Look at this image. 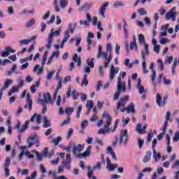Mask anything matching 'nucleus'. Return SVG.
I'll return each mask as SVG.
<instances>
[{
  "instance_id": "1",
  "label": "nucleus",
  "mask_w": 179,
  "mask_h": 179,
  "mask_svg": "<svg viewBox=\"0 0 179 179\" xmlns=\"http://www.w3.org/2000/svg\"><path fill=\"white\" fill-rule=\"evenodd\" d=\"M127 76V72L123 71L120 72L117 78V91L115 92L113 99L115 100H118L120 99V94L121 93H125L127 92V84L125 82L122 81V79Z\"/></svg>"
},
{
  "instance_id": "2",
  "label": "nucleus",
  "mask_w": 179,
  "mask_h": 179,
  "mask_svg": "<svg viewBox=\"0 0 179 179\" xmlns=\"http://www.w3.org/2000/svg\"><path fill=\"white\" fill-rule=\"evenodd\" d=\"M102 117H103V121L104 129L100 128L98 130V134L99 135H106V134H110L112 131V128L110 127V125H111V121H113V119L107 112H105L102 115Z\"/></svg>"
},
{
  "instance_id": "3",
  "label": "nucleus",
  "mask_w": 179,
  "mask_h": 179,
  "mask_svg": "<svg viewBox=\"0 0 179 179\" xmlns=\"http://www.w3.org/2000/svg\"><path fill=\"white\" fill-rule=\"evenodd\" d=\"M128 130L122 129L120 131V138H116L115 142L113 143L112 146L115 148L117 146V143L119 145H127L128 143Z\"/></svg>"
},
{
  "instance_id": "4",
  "label": "nucleus",
  "mask_w": 179,
  "mask_h": 179,
  "mask_svg": "<svg viewBox=\"0 0 179 179\" xmlns=\"http://www.w3.org/2000/svg\"><path fill=\"white\" fill-rule=\"evenodd\" d=\"M72 61L73 62L70 63V67H69L70 72H72V71H73V68H75V64L77 63V65L78 66H80V64H82V59L80 58V57H78V54L76 53L73 55Z\"/></svg>"
},
{
  "instance_id": "5",
  "label": "nucleus",
  "mask_w": 179,
  "mask_h": 179,
  "mask_svg": "<svg viewBox=\"0 0 179 179\" xmlns=\"http://www.w3.org/2000/svg\"><path fill=\"white\" fill-rule=\"evenodd\" d=\"M38 103H40V104H52V99H51V94H50V92L43 94V99H38Z\"/></svg>"
},
{
  "instance_id": "6",
  "label": "nucleus",
  "mask_w": 179,
  "mask_h": 179,
  "mask_svg": "<svg viewBox=\"0 0 179 179\" xmlns=\"http://www.w3.org/2000/svg\"><path fill=\"white\" fill-rule=\"evenodd\" d=\"M129 100V96L126 95L120 99L117 105V110H121V108H125V106H127V103Z\"/></svg>"
},
{
  "instance_id": "7",
  "label": "nucleus",
  "mask_w": 179,
  "mask_h": 179,
  "mask_svg": "<svg viewBox=\"0 0 179 179\" xmlns=\"http://www.w3.org/2000/svg\"><path fill=\"white\" fill-rule=\"evenodd\" d=\"M136 87L138 90L139 94H143L142 99L145 100V99H146V92L145 91V87H143V85L141 84V78L137 79Z\"/></svg>"
},
{
  "instance_id": "8",
  "label": "nucleus",
  "mask_w": 179,
  "mask_h": 179,
  "mask_svg": "<svg viewBox=\"0 0 179 179\" xmlns=\"http://www.w3.org/2000/svg\"><path fill=\"white\" fill-rule=\"evenodd\" d=\"M15 52H16V50L12 48V47L10 46H7L1 52V56L2 57V58H6V57H9L10 54H13Z\"/></svg>"
},
{
  "instance_id": "9",
  "label": "nucleus",
  "mask_w": 179,
  "mask_h": 179,
  "mask_svg": "<svg viewBox=\"0 0 179 179\" xmlns=\"http://www.w3.org/2000/svg\"><path fill=\"white\" fill-rule=\"evenodd\" d=\"M82 150H83V146L80 144H78L73 146L72 152L76 157H78L79 159H80L82 155V153H80V152Z\"/></svg>"
},
{
  "instance_id": "10",
  "label": "nucleus",
  "mask_w": 179,
  "mask_h": 179,
  "mask_svg": "<svg viewBox=\"0 0 179 179\" xmlns=\"http://www.w3.org/2000/svg\"><path fill=\"white\" fill-rule=\"evenodd\" d=\"M178 15V13L176 11V7H173L169 13L166 14V20H172V22H176V16Z\"/></svg>"
},
{
  "instance_id": "11",
  "label": "nucleus",
  "mask_w": 179,
  "mask_h": 179,
  "mask_svg": "<svg viewBox=\"0 0 179 179\" xmlns=\"http://www.w3.org/2000/svg\"><path fill=\"white\" fill-rule=\"evenodd\" d=\"M9 166H10V157H7L3 164L5 177H9L10 176V171L9 170Z\"/></svg>"
},
{
  "instance_id": "12",
  "label": "nucleus",
  "mask_w": 179,
  "mask_h": 179,
  "mask_svg": "<svg viewBox=\"0 0 179 179\" xmlns=\"http://www.w3.org/2000/svg\"><path fill=\"white\" fill-rule=\"evenodd\" d=\"M127 111V114H131L135 113V104L134 103H131L126 108H122L120 109L121 113H125Z\"/></svg>"
},
{
  "instance_id": "13",
  "label": "nucleus",
  "mask_w": 179,
  "mask_h": 179,
  "mask_svg": "<svg viewBox=\"0 0 179 179\" xmlns=\"http://www.w3.org/2000/svg\"><path fill=\"white\" fill-rule=\"evenodd\" d=\"M144 48L141 50V59L142 61H146V57L149 55L150 51L149 50V44L148 45H144Z\"/></svg>"
},
{
  "instance_id": "14",
  "label": "nucleus",
  "mask_w": 179,
  "mask_h": 179,
  "mask_svg": "<svg viewBox=\"0 0 179 179\" xmlns=\"http://www.w3.org/2000/svg\"><path fill=\"white\" fill-rule=\"evenodd\" d=\"M37 139H38V136H37L36 133H34L32 135H31L27 140L28 148H31Z\"/></svg>"
},
{
  "instance_id": "15",
  "label": "nucleus",
  "mask_w": 179,
  "mask_h": 179,
  "mask_svg": "<svg viewBox=\"0 0 179 179\" xmlns=\"http://www.w3.org/2000/svg\"><path fill=\"white\" fill-rule=\"evenodd\" d=\"M29 124H30V120H27L23 126L20 125V122H18L16 125L17 130L18 132H24L25 129L29 128Z\"/></svg>"
},
{
  "instance_id": "16",
  "label": "nucleus",
  "mask_w": 179,
  "mask_h": 179,
  "mask_svg": "<svg viewBox=\"0 0 179 179\" xmlns=\"http://www.w3.org/2000/svg\"><path fill=\"white\" fill-rule=\"evenodd\" d=\"M27 103L24 106V108H28L29 111H31L33 108V101L30 99V94H27Z\"/></svg>"
},
{
  "instance_id": "17",
  "label": "nucleus",
  "mask_w": 179,
  "mask_h": 179,
  "mask_svg": "<svg viewBox=\"0 0 179 179\" xmlns=\"http://www.w3.org/2000/svg\"><path fill=\"white\" fill-rule=\"evenodd\" d=\"M120 71V68L118 67H114V66H111L110 76H109V82H111L113 79H114V76L117 75V73Z\"/></svg>"
},
{
  "instance_id": "18",
  "label": "nucleus",
  "mask_w": 179,
  "mask_h": 179,
  "mask_svg": "<svg viewBox=\"0 0 179 179\" xmlns=\"http://www.w3.org/2000/svg\"><path fill=\"white\" fill-rule=\"evenodd\" d=\"M109 3H110L108 1H106L103 6H101L99 11V15H100L103 19H106V9L107 6H108Z\"/></svg>"
},
{
  "instance_id": "19",
  "label": "nucleus",
  "mask_w": 179,
  "mask_h": 179,
  "mask_svg": "<svg viewBox=\"0 0 179 179\" xmlns=\"http://www.w3.org/2000/svg\"><path fill=\"white\" fill-rule=\"evenodd\" d=\"M170 27V24H166L161 27V32L159 33V36L161 37H166L167 36V29Z\"/></svg>"
},
{
  "instance_id": "20",
  "label": "nucleus",
  "mask_w": 179,
  "mask_h": 179,
  "mask_svg": "<svg viewBox=\"0 0 179 179\" xmlns=\"http://www.w3.org/2000/svg\"><path fill=\"white\" fill-rule=\"evenodd\" d=\"M101 55H103L104 59H108V53L103 52V48L101 46H99L96 57L101 58Z\"/></svg>"
},
{
  "instance_id": "21",
  "label": "nucleus",
  "mask_w": 179,
  "mask_h": 179,
  "mask_svg": "<svg viewBox=\"0 0 179 179\" xmlns=\"http://www.w3.org/2000/svg\"><path fill=\"white\" fill-rule=\"evenodd\" d=\"M72 162V159L71 158V155L66 154V162H63V165L67 170H70L71 166H69Z\"/></svg>"
},
{
  "instance_id": "22",
  "label": "nucleus",
  "mask_w": 179,
  "mask_h": 179,
  "mask_svg": "<svg viewBox=\"0 0 179 179\" xmlns=\"http://www.w3.org/2000/svg\"><path fill=\"white\" fill-rule=\"evenodd\" d=\"M91 23L93 24V26H96V24H97L99 30L103 31V29L101 27V21H99L97 22V17H93V18L91 20Z\"/></svg>"
},
{
  "instance_id": "23",
  "label": "nucleus",
  "mask_w": 179,
  "mask_h": 179,
  "mask_svg": "<svg viewBox=\"0 0 179 179\" xmlns=\"http://www.w3.org/2000/svg\"><path fill=\"white\" fill-rule=\"evenodd\" d=\"M150 69L152 72L151 81L155 83V79H156V70L155 69V63H151L150 65Z\"/></svg>"
},
{
  "instance_id": "24",
  "label": "nucleus",
  "mask_w": 179,
  "mask_h": 179,
  "mask_svg": "<svg viewBox=\"0 0 179 179\" xmlns=\"http://www.w3.org/2000/svg\"><path fill=\"white\" fill-rule=\"evenodd\" d=\"M106 162H107L106 168L110 169V171H114V170H115V169L118 167V164H115L114 165H113L111 164V160H110V158H106Z\"/></svg>"
},
{
  "instance_id": "25",
  "label": "nucleus",
  "mask_w": 179,
  "mask_h": 179,
  "mask_svg": "<svg viewBox=\"0 0 179 179\" xmlns=\"http://www.w3.org/2000/svg\"><path fill=\"white\" fill-rule=\"evenodd\" d=\"M156 103L157 104V106H159V107H163V106H164V104H166L165 101H162V95H160V94H157L156 96Z\"/></svg>"
},
{
  "instance_id": "26",
  "label": "nucleus",
  "mask_w": 179,
  "mask_h": 179,
  "mask_svg": "<svg viewBox=\"0 0 179 179\" xmlns=\"http://www.w3.org/2000/svg\"><path fill=\"white\" fill-rule=\"evenodd\" d=\"M92 153V145H89L83 153H81L82 157H89Z\"/></svg>"
},
{
  "instance_id": "27",
  "label": "nucleus",
  "mask_w": 179,
  "mask_h": 179,
  "mask_svg": "<svg viewBox=\"0 0 179 179\" xmlns=\"http://www.w3.org/2000/svg\"><path fill=\"white\" fill-rule=\"evenodd\" d=\"M111 59H113V55H111V52H110L108 58L105 59V61L103 62V68L105 69H106V68H108V66L110 65V62H111Z\"/></svg>"
},
{
  "instance_id": "28",
  "label": "nucleus",
  "mask_w": 179,
  "mask_h": 179,
  "mask_svg": "<svg viewBox=\"0 0 179 179\" xmlns=\"http://www.w3.org/2000/svg\"><path fill=\"white\" fill-rule=\"evenodd\" d=\"M43 128H50V127H51V120H48V118H47V116H44L43 119Z\"/></svg>"
},
{
  "instance_id": "29",
  "label": "nucleus",
  "mask_w": 179,
  "mask_h": 179,
  "mask_svg": "<svg viewBox=\"0 0 179 179\" xmlns=\"http://www.w3.org/2000/svg\"><path fill=\"white\" fill-rule=\"evenodd\" d=\"M136 131L141 134H146V130L142 127V124H141V123L137 124L136 126Z\"/></svg>"
},
{
  "instance_id": "30",
  "label": "nucleus",
  "mask_w": 179,
  "mask_h": 179,
  "mask_svg": "<svg viewBox=\"0 0 179 179\" xmlns=\"http://www.w3.org/2000/svg\"><path fill=\"white\" fill-rule=\"evenodd\" d=\"M36 120V122L38 124H40L41 122V115H37V113H34L31 117V121L33 122Z\"/></svg>"
},
{
  "instance_id": "31",
  "label": "nucleus",
  "mask_w": 179,
  "mask_h": 179,
  "mask_svg": "<svg viewBox=\"0 0 179 179\" xmlns=\"http://www.w3.org/2000/svg\"><path fill=\"white\" fill-rule=\"evenodd\" d=\"M150 157H152V152L148 151L143 159V163H149L150 162Z\"/></svg>"
},
{
  "instance_id": "32",
  "label": "nucleus",
  "mask_w": 179,
  "mask_h": 179,
  "mask_svg": "<svg viewBox=\"0 0 179 179\" xmlns=\"http://www.w3.org/2000/svg\"><path fill=\"white\" fill-rule=\"evenodd\" d=\"M59 33H61V31L60 30H57V31H54V28H52L50 29V33L49 34V36L48 37L49 38H52V39L53 40L54 38V36H59Z\"/></svg>"
},
{
  "instance_id": "33",
  "label": "nucleus",
  "mask_w": 179,
  "mask_h": 179,
  "mask_svg": "<svg viewBox=\"0 0 179 179\" xmlns=\"http://www.w3.org/2000/svg\"><path fill=\"white\" fill-rule=\"evenodd\" d=\"M37 71H38V72H37ZM43 71H44V69H43V67H40L39 64H36L34 67L33 72H37V75H41V73H43Z\"/></svg>"
},
{
  "instance_id": "34",
  "label": "nucleus",
  "mask_w": 179,
  "mask_h": 179,
  "mask_svg": "<svg viewBox=\"0 0 179 179\" xmlns=\"http://www.w3.org/2000/svg\"><path fill=\"white\" fill-rule=\"evenodd\" d=\"M13 80L6 79L3 86L1 87L4 90L8 89V87H9L10 85H13Z\"/></svg>"
},
{
  "instance_id": "35",
  "label": "nucleus",
  "mask_w": 179,
  "mask_h": 179,
  "mask_svg": "<svg viewBox=\"0 0 179 179\" xmlns=\"http://www.w3.org/2000/svg\"><path fill=\"white\" fill-rule=\"evenodd\" d=\"M153 150V158L155 159V162H159V159H162V155H160V153L157 152L156 151V149L152 150Z\"/></svg>"
},
{
  "instance_id": "36",
  "label": "nucleus",
  "mask_w": 179,
  "mask_h": 179,
  "mask_svg": "<svg viewBox=\"0 0 179 179\" xmlns=\"http://www.w3.org/2000/svg\"><path fill=\"white\" fill-rule=\"evenodd\" d=\"M138 42L140 44H143V45H148L146 43V41L145 40V36H143L142 34L138 35Z\"/></svg>"
},
{
  "instance_id": "37",
  "label": "nucleus",
  "mask_w": 179,
  "mask_h": 179,
  "mask_svg": "<svg viewBox=\"0 0 179 179\" xmlns=\"http://www.w3.org/2000/svg\"><path fill=\"white\" fill-rule=\"evenodd\" d=\"M142 69L143 73L145 75H148V73H149V70L146 69V60H142Z\"/></svg>"
},
{
  "instance_id": "38",
  "label": "nucleus",
  "mask_w": 179,
  "mask_h": 179,
  "mask_svg": "<svg viewBox=\"0 0 179 179\" xmlns=\"http://www.w3.org/2000/svg\"><path fill=\"white\" fill-rule=\"evenodd\" d=\"M75 29H76V24L75 23H71L69 25V33L73 34V31H75Z\"/></svg>"
},
{
  "instance_id": "39",
  "label": "nucleus",
  "mask_w": 179,
  "mask_h": 179,
  "mask_svg": "<svg viewBox=\"0 0 179 179\" xmlns=\"http://www.w3.org/2000/svg\"><path fill=\"white\" fill-rule=\"evenodd\" d=\"M113 8H115V9H118V8H124V4L122 1H117L114 3Z\"/></svg>"
},
{
  "instance_id": "40",
  "label": "nucleus",
  "mask_w": 179,
  "mask_h": 179,
  "mask_svg": "<svg viewBox=\"0 0 179 179\" xmlns=\"http://www.w3.org/2000/svg\"><path fill=\"white\" fill-rule=\"evenodd\" d=\"M136 48L138 50V44L136 43V39L134 38V39L130 42V50H134V48Z\"/></svg>"
},
{
  "instance_id": "41",
  "label": "nucleus",
  "mask_w": 179,
  "mask_h": 179,
  "mask_svg": "<svg viewBox=\"0 0 179 179\" xmlns=\"http://www.w3.org/2000/svg\"><path fill=\"white\" fill-rule=\"evenodd\" d=\"M59 6L62 9H65V8L68 6V0H61Z\"/></svg>"
},
{
  "instance_id": "42",
  "label": "nucleus",
  "mask_w": 179,
  "mask_h": 179,
  "mask_svg": "<svg viewBox=\"0 0 179 179\" xmlns=\"http://www.w3.org/2000/svg\"><path fill=\"white\" fill-rule=\"evenodd\" d=\"M29 155H30V152L29 151H26L24 152V150H22L20 155H19V160H22V157H23V156H29Z\"/></svg>"
},
{
  "instance_id": "43",
  "label": "nucleus",
  "mask_w": 179,
  "mask_h": 179,
  "mask_svg": "<svg viewBox=\"0 0 179 179\" xmlns=\"http://www.w3.org/2000/svg\"><path fill=\"white\" fill-rule=\"evenodd\" d=\"M159 43L162 45L167 44V43H170V39L162 37L159 38Z\"/></svg>"
},
{
  "instance_id": "44",
  "label": "nucleus",
  "mask_w": 179,
  "mask_h": 179,
  "mask_svg": "<svg viewBox=\"0 0 179 179\" xmlns=\"http://www.w3.org/2000/svg\"><path fill=\"white\" fill-rule=\"evenodd\" d=\"M138 12L141 16H145V15H148V12L146 11V10H145L144 8H139L138 10Z\"/></svg>"
},
{
  "instance_id": "45",
  "label": "nucleus",
  "mask_w": 179,
  "mask_h": 179,
  "mask_svg": "<svg viewBox=\"0 0 179 179\" xmlns=\"http://www.w3.org/2000/svg\"><path fill=\"white\" fill-rule=\"evenodd\" d=\"M34 23H36V20H34V18H31V20H29L27 22L25 27H31V26H33V24H34Z\"/></svg>"
},
{
  "instance_id": "46",
  "label": "nucleus",
  "mask_w": 179,
  "mask_h": 179,
  "mask_svg": "<svg viewBox=\"0 0 179 179\" xmlns=\"http://www.w3.org/2000/svg\"><path fill=\"white\" fill-rule=\"evenodd\" d=\"M61 141H62V138H61V136H58L56 138H52V142L55 143V146H57V145H58Z\"/></svg>"
},
{
  "instance_id": "47",
  "label": "nucleus",
  "mask_w": 179,
  "mask_h": 179,
  "mask_svg": "<svg viewBox=\"0 0 179 179\" xmlns=\"http://www.w3.org/2000/svg\"><path fill=\"white\" fill-rule=\"evenodd\" d=\"M157 62L159 69H161V71H164V64H163V61L162 60V59H159L157 60Z\"/></svg>"
},
{
  "instance_id": "48",
  "label": "nucleus",
  "mask_w": 179,
  "mask_h": 179,
  "mask_svg": "<svg viewBox=\"0 0 179 179\" xmlns=\"http://www.w3.org/2000/svg\"><path fill=\"white\" fill-rule=\"evenodd\" d=\"M55 73V71L52 70L51 71L48 72L46 76L47 80H51V78H52V76Z\"/></svg>"
},
{
  "instance_id": "49",
  "label": "nucleus",
  "mask_w": 179,
  "mask_h": 179,
  "mask_svg": "<svg viewBox=\"0 0 179 179\" xmlns=\"http://www.w3.org/2000/svg\"><path fill=\"white\" fill-rule=\"evenodd\" d=\"M83 85H85V86H87V85H89V81L87 80V74L84 75L81 86H83Z\"/></svg>"
},
{
  "instance_id": "50",
  "label": "nucleus",
  "mask_w": 179,
  "mask_h": 179,
  "mask_svg": "<svg viewBox=\"0 0 179 179\" xmlns=\"http://www.w3.org/2000/svg\"><path fill=\"white\" fill-rule=\"evenodd\" d=\"M54 7L56 12H61V9L59 8V6H58V1L53 0Z\"/></svg>"
},
{
  "instance_id": "51",
  "label": "nucleus",
  "mask_w": 179,
  "mask_h": 179,
  "mask_svg": "<svg viewBox=\"0 0 179 179\" xmlns=\"http://www.w3.org/2000/svg\"><path fill=\"white\" fill-rule=\"evenodd\" d=\"M52 38L48 36V43L46 44V48L48 50H50V48H51V45H52Z\"/></svg>"
},
{
  "instance_id": "52",
  "label": "nucleus",
  "mask_w": 179,
  "mask_h": 179,
  "mask_svg": "<svg viewBox=\"0 0 179 179\" xmlns=\"http://www.w3.org/2000/svg\"><path fill=\"white\" fill-rule=\"evenodd\" d=\"M6 64H12V62L8 59H5L3 60L0 59V65L3 66L6 65Z\"/></svg>"
},
{
  "instance_id": "53",
  "label": "nucleus",
  "mask_w": 179,
  "mask_h": 179,
  "mask_svg": "<svg viewBox=\"0 0 179 179\" xmlns=\"http://www.w3.org/2000/svg\"><path fill=\"white\" fill-rule=\"evenodd\" d=\"M48 55V52L45 51L44 52V55H43V58H42V65L43 66L45 65V62L47 61Z\"/></svg>"
},
{
  "instance_id": "54",
  "label": "nucleus",
  "mask_w": 179,
  "mask_h": 179,
  "mask_svg": "<svg viewBox=\"0 0 179 179\" xmlns=\"http://www.w3.org/2000/svg\"><path fill=\"white\" fill-rule=\"evenodd\" d=\"M75 108L73 107H70L66 108V114H67L68 117L72 114V112L74 111Z\"/></svg>"
},
{
  "instance_id": "55",
  "label": "nucleus",
  "mask_w": 179,
  "mask_h": 179,
  "mask_svg": "<svg viewBox=\"0 0 179 179\" xmlns=\"http://www.w3.org/2000/svg\"><path fill=\"white\" fill-rule=\"evenodd\" d=\"M88 170L89 171L87 173V177L90 178H93L92 174L93 173V171H94V170L92 169V166H88Z\"/></svg>"
},
{
  "instance_id": "56",
  "label": "nucleus",
  "mask_w": 179,
  "mask_h": 179,
  "mask_svg": "<svg viewBox=\"0 0 179 179\" xmlns=\"http://www.w3.org/2000/svg\"><path fill=\"white\" fill-rule=\"evenodd\" d=\"M101 164H103L101 162H97L96 166L91 167L93 170H101Z\"/></svg>"
},
{
  "instance_id": "57",
  "label": "nucleus",
  "mask_w": 179,
  "mask_h": 179,
  "mask_svg": "<svg viewBox=\"0 0 179 179\" xmlns=\"http://www.w3.org/2000/svg\"><path fill=\"white\" fill-rule=\"evenodd\" d=\"M71 96L74 100H78V97H79V93L76 90L71 92Z\"/></svg>"
},
{
  "instance_id": "58",
  "label": "nucleus",
  "mask_w": 179,
  "mask_h": 179,
  "mask_svg": "<svg viewBox=\"0 0 179 179\" xmlns=\"http://www.w3.org/2000/svg\"><path fill=\"white\" fill-rule=\"evenodd\" d=\"M173 59H173V56L166 57V58L165 59V64H172Z\"/></svg>"
},
{
  "instance_id": "59",
  "label": "nucleus",
  "mask_w": 179,
  "mask_h": 179,
  "mask_svg": "<svg viewBox=\"0 0 179 179\" xmlns=\"http://www.w3.org/2000/svg\"><path fill=\"white\" fill-rule=\"evenodd\" d=\"M7 12L8 15H13V13H15V8H13V6L8 7Z\"/></svg>"
},
{
  "instance_id": "60",
  "label": "nucleus",
  "mask_w": 179,
  "mask_h": 179,
  "mask_svg": "<svg viewBox=\"0 0 179 179\" xmlns=\"http://www.w3.org/2000/svg\"><path fill=\"white\" fill-rule=\"evenodd\" d=\"M130 62V60H129V59H126L125 60H124V65L126 66H128L129 68H132V66H134L133 64H132V63H129Z\"/></svg>"
},
{
  "instance_id": "61",
  "label": "nucleus",
  "mask_w": 179,
  "mask_h": 179,
  "mask_svg": "<svg viewBox=\"0 0 179 179\" xmlns=\"http://www.w3.org/2000/svg\"><path fill=\"white\" fill-rule=\"evenodd\" d=\"M80 113H82V105H80L78 108L76 118H80Z\"/></svg>"
},
{
  "instance_id": "62",
  "label": "nucleus",
  "mask_w": 179,
  "mask_h": 179,
  "mask_svg": "<svg viewBox=\"0 0 179 179\" xmlns=\"http://www.w3.org/2000/svg\"><path fill=\"white\" fill-rule=\"evenodd\" d=\"M179 140V131L175 133V136L173 138V142H178Z\"/></svg>"
},
{
  "instance_id": "63",
  "label": "nucleus",
  "mask_w": 179,
  "mask_h": 179,
  "mask_svg": "<svg viewBox=\"0 0 179 179\" xmlns=\"http://www.w3.org/2000/svg\"><path fill=\"white\" fill-rule=\"evenodd\" d=\"M138 148L139 149H142V146H143V143H145V140L138 138Z\"/></svg>"
},
{
  "instance_id": "64",
  "label": "nucleus",
  "mask_w": 179,
  "mask_h": 179,
  "mask_svg": "<svg viewBox=\"0 0 179 179\" xmlns=\"http://www.w3.org/2000/svg\"><path fill=\"white\" fill-rule=\"evenodd\" d=\"M93 101H90V100H87V103H86V108H93Z\"/></svg>"
}]
</instances>
